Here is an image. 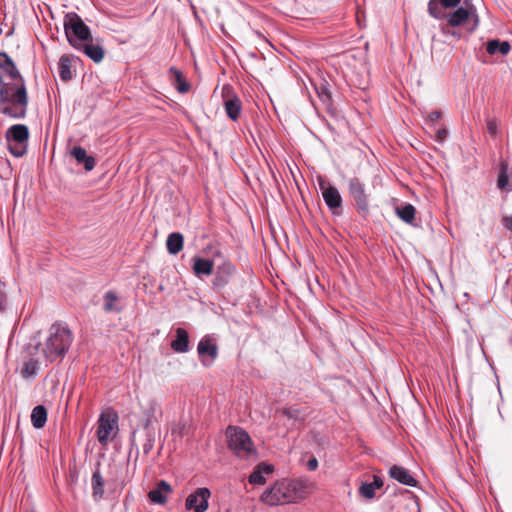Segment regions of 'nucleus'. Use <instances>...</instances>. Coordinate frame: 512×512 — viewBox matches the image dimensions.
Segmentation results:
<instances>
[{"label": "nucleus", "instance_id": "obj_31", "mask_svg": "<svg viewBox=\"0 0 512 512\" xmlns=\"http://www.w3.org/2000/svg\"><path fill=\"white\" fill-rule=\"evenodd\" d=\"M103 300H104V306H103V310L105 312H120L121 311V308L117 306V302H118V296L116 295V293L112 290H109L107 291L104 296H103Z\"/></svg>", "mask_w": 512, "mask_h": 512}, {"label": "nucleus", "instance_id": "obj_30", "mask_svg": "<svg viewBox=\"0 0 512 512\" xmlns=\"http://www.w3.org/2000/svg\"><path fill=\"white\" fill-rule=\"evenodd\" d=\"M91 482L94 499L102 498L104 495V480L99 469L93 472Z\"/></svg>", "mask_w": 512, "mask_h": 512}, {"label": "nucleus", "instance_id": "obj_33", "mask_svg": "<svg viewBox=\"0 0 512 512\" xmlns=\"http://www.w3.org/2000/svg\"><path fill=\"white\" fill-rule=\"evenodd\" d=\"M38 362L34 359H30L24 364L22 369V375L24 378H30L36 375L38 371Z\"/></svg>", "mask_w": 512, "mask_h": 512}, {"label": "nucleus", "instance_id": "obj_37", "mask_svg": "<svg viewBox=\"0 0 512 512\" xmlns=\"http://www.w3.org/2000/svg\"><path fill=\"white\" fill-rule=\"evenodd\" d=\"M442 117V113L441 111L439 110H435V111H432L429 115H428V120L434 124L436 121H438L439 119H441Z\"/></svg>", "mask_w": 512, "mask_h": 512}, {"label": "nucleus", "instance_id": "obj_17", "mask_svg": "<svg viewBox=\"0 0 512 512\" xmlns=\"http://www.w3.org/2000/svg\"><path fill=\"white\" fill-rule=\"evenodd\" d=\"M71 156L75 158L78 164H83L86 171L94 169L96 161L93 156L87 155L86 150L81 146H74L71 150Z\"/></svg>", "mask_w": 512, "mask_h": 512}, {"label": "nucleus", "instance_id": "obj_11", "mask_svg": "<svg viewBox=\"0 0 512 512\" xmlns=\"http://www.w3.org/2000/svg\"><path fill=\"white\" fill-rule=\"evenodd\" d=\"M319 188L328 208L332 210L333 213H337L336 210L339 209L342 204V197L338 189L325 180L319 181Z\"/></svg>", "mask_w": 512, "mask_h": 512}, {"label": "nucleus", "instance_id": "obj_29", "mask_svg": "<svg viewBox=\"0 0 512 512\" xmlns=\"http://www.w3.org/2000/svg\"><path fill=\"white\" fill-rule=\"evenodd\" d=\"M58 72L61 80L67 82L72 79L71 62L67 55H62L58 62Z\"/></svg>", "mask_w": 512, "mask_h": 512}, {"label": "nucleus", "instance_id": "obj_41", "mask_svg": "<svg viewBox=\"0 0 512 512\" xmlns=\"http://www.w3.org/2000/svg\"><path fill=\"white\" fill-rule=\"evenodd\" d=\"M503 225L506 229L512 232V217H505L503 219Z\"/></svg>", "mask_w": 512, "mask_h": 512}, {"label": "nucleus", "instance_id": "obj_14", "mask_svg": "<svg viewBox=\"0 0 512 512\" xmlns=\"http://www.w3.org/2000/svg\"><path fill=\"white\" fill-rule=\"evenodd\" d=\"M76 50L83 52L95 63L101 62L105 56V50L99 39L93 38V40L87 41L85 44L80 45Z\"/></svg>", "mask_w": 512, "mask_h": 512}, {"label": "nucleus", "instance_id": "obj_35", "mask_svg": "<svg viewBox=\"0 0 512 512\" xmlns=\"http://www.w3.org/2000/svg\"><path fill=\"white\" fill-rule=\"evenodd\" d=\"M508 181H509V178L507 175V169L505 166H502L499 171V175H498V181H497L498 188L505 189L506 186L508 185Z\"/></svg>", "mask_w": 512, "mask_h": 512}, {"label": "nucleus", "instance_id": "obj_21", "mask_svg": "<svg viewBox=\"0 0 512 512\" xmlns=\"http://www.w3.org/2000/svg\"><path fill=\"white\" fill-rule=\"evenodd\" d=\"M224 107L227 116L231 120L236 121L239 118L242 104L237 96L233 95L230 98H226L224 100Z\"/></svg>", "mask_w": 512, "mask_h": 512}, {"label": "nucleus", "instance_id": "obj_8", "mask_svg": "<svg viewBox=\"0 0 512 512\" xmlns=\"http://www.w3.org/2000/svg\"><path fill=\"white\" fill-rule=\"evenodd\" d=\"M348 189L358 211L361 214H366L369 210V202L364 184L354 177L350 179Z\"/></svg>", "mask_w": 512, "mask_h": 512}, {"label": "nucleus", "instance_id": "obj_36", "mask_svg": "<svg viewBox=\"0 0 512 512\" xmlns=\"http://www.w3.org/2000/svg\"><path fill=\"white\" fill-rule=\"evenodd\" d=\"M435 130V137L434 139L439 142V143H442L447 135H448V131L446 128H437V129H434Z\"/></svg>", "mask_w": 512, "mask_h": 512}, {"label": "nucleus", "instance_id": "obj_26", "mask_svg": "<svg viewBox=\"0 0 512 512\" xmlns=\"http://www.w3.org/2000/svg\"><path fill=\"white\" fill-rule=\"evenodd\" d=\"M47 422V409L43 405H37L31 413V423L34 428L41 429Z\"/></svg>", "mask_w": 512, "mask_h": 512}, {"label": "nucleus", "instance_id": "obj_5", "mask_svg": "<svg viewBox=\"0 0 512 512\" xmlns=\"http://www.w3.org/2000/svg\"><path fill=\"white\" fill-rule=\"evenodd\" d=\"M63 27L68 43L77 49L85 42L93 40L90 28L75 12H68L64 16Z\"/></svg>", "mask_w": 512, "mask_h": 512}, {"label": "nucleus", "instance_id": "obj_3", "mask_svg": "<svg viewBox=\"0 0 512 512\" xmlns=\"http://www.w3.org/2000/svg\"><path fill=\"white\" fill-rule=\"evenodd\" d=\"M225 435L228 448L241 459H254L257 456L256 449L249 434L241 427L228 426Z\"/></svg>", "mask_w": 512, "mask_h": 512}, {"label": "nucleus", "instance_id": "obj_23", "mask_svg": "<svg viewBox=\"0 0 512 512\" xmlns=\"http://www.w3.org/2000/svg\"><path fill=\"white\" fill-rule=\"evenodd\" d=\"M273 471V467L266 463L259 464L256 469L249 475V483L255 485H262L265 483L264 474H269Z\"/></svg>", "mask_w": 512, "mask_h": 512}, {"label": "nucleus", "instance_id": "obj_43", "mask_svg": "<svg viewBox=\"0 0 512 512\" xmlns=\"http://www.w3.org/2000/svg\"><path fill=\"white\" fill-rule=\"evenodd\" d=\"M149 449H150V447H149V446H145V447H144V451H145V453H148Z\"/></svg>", "mask_w": 512, "mask_h": 512}, {"label": "nucleus", "instance_id": "obj_1", "mask_svg": "<svg viewBox=\"0 0 512 512\" xmlns=\"http://www.w3.org/2000/svg\"><path fill=\"white\" fill-rule=\"evenodd\" d=\"M440 30L445 36H451L456 39L461 38L459 28L465 24L471 23L469 31L476 30L479 25V16L476 7L471 0H463L462 5L456 10L446 12L445 17L441 19Z\"/></svg>", "mask_w": 512, "mask_h": 512}, {"label": "nucleus", "instance_id": "obj_28", "mask_svg": "<svg viewBox=\"0 0 512 512\" xmlns=\"http://www.w3.org/2000/svg\"><path fill=\"white\" fill-rule=\"evenodd\" d=\"M510 44L507 41H499L498 39L490 40L487 42L486 51L490 55H494L499 52L502 55H506L510 51Z\"/></svg>", "mask_w": 512, "mask_h": 512}, {"label": "nucleus", "instance_id": "obj_18", "mask_svg": "<svg viewBox=\"0 0 512 512\" xmlns=\"http://www.w3.org/2000/svg\"><path fill=\"white\" fill-rule=\"evenodd\" d=\"M214 268V262L213 260L201 258V257H194L193 258V272L198 277L201 278L202 276H209L213 273Z\"/></svg>", "mask_w": 512, "mask_h": 512}, {"label": "nucleus", "instance_id": "obj_24", "mask_svg": "<svg viewBox=\"0 0 512 512\" xmlns=\"http://www.w3.org/2000/svg\"><path fill=\"white\" fill-rule=\"evenodd\" d=\"M169 75L173 81V85L180 93H187L189 91L190 85L180 70L175 67H171L169 69Z\"/></svg>", "mask_w": 512, "mask_h": 512}, {"label": "nucleus", "instance_id": "obj_39", "mask_svg": "<svg viewBox=\"0 0 512 512\" xmlns=\"http://www.w3.org/2000/svg\"><path fill=\"white\" fill-rule=\"evenodd\" d=\"M370 484L376 490V489H379V488H381L383 486V481L381 480L380 477L374 476V479H373L372 482H370Z\"/></svg>", "mask_w": 512, "mask_h": 512}, {"label": "nucleus", "instance_id": "obj_13", "mask_svg": "<svg viewBox=\"0 0 512 512\" xmlns=\"http://www.w3.org/2000/svg\"><path fill=\"white\" fill-rule=\"evenodd\" d=\"M197 352L203 364L205 358H209V363L213 362L218 356V347L213 338L206 335L198 343Z\"/></svg>", "mask_w": 512, "mask_h": 512}, {"label": "nucleus", "instance_id": "obj_2", "mask_svg": "<svg viewBox=\"0 0 512 512\" xmlns=\"http://www.w3.org/2000/svg\"><path fill=\"white\" fill-rule=\"evenodd\" d=\"M72 340V332L66 324L61 322L52 324L42 350L45 359L54 362L57 358L63 357L68 352Z\"/></svg>", "mask_w": 512, "mask_h": 512}, {"label": "nucleus", "instance_id": "obj_38", "mask_svg": "<svg viewBox=\"0 0 512 512\" xmlns=\"http://www.w3.org/2000/svg\"><path fill=\"white\" fill-rule=\"evenodd\" d=\"M306 466L308 470L315 471L318 468V460L315 457H312L307 461Z\"/></svg>", "mask_w": 512, "mask_h": 512}, {"label": "nucleus", "instance_id": "obj_44", "mask_svg": "<svg viewBox=\"0 0 512 512\" xmlns=\"http://www.w3.org/2000/svg\"><path fill=\"white\" fill-rule=\"evenodd\" d=\"M4 284L0 281V286H3Z\"/></svg>", "mask_w": 512, "mask_h": 512}, {"label": "nucleus", "instance_id": "obj_16", "mask_svg": "<svg viewBox=\"0 0 512 512\" xmlns=\"http://www.w3.org/2000/svg\"><path fill=\"white\" fill-rule=\"evenodd\" d=\"M172 491L170 484L164 480L157 483L156 488L152 489L148 493V498L151 502L157 504H165L167 501V495Z\"/></svg>", "mask_w": 512, "mask_h": 512}, {"label": "nucleus", "instance_id": "obj_10", "mask_svg": "<svg viewBox=\"0 0 512 512\" xmlns=\"http://www.w3.org/2000/svg\"><path fill=\"white\" fill-rule=\"evenodd\" d=\"M236 272L235 266L230 262H224L219 265L214 273L212 288L215 291L224 289L230 282Z\"/></svg>", "mask_w": 512, "mask_h": 512}, {"label": "nucleus", "instance_id": "obj_34", "mask_svg": "<svg viewBox=\"0 0 512 512\" xmlns=\"http://www.w3.org/2000/svg\"><path fill=\"white\" fill-rule=\"evenodd\" d=\"M375 489L370 483H362L359 487V493L366 499H372L375 497Z\"/></svg>", "mask_w": 512, "mask_h": 512}, {"label": "nucleus", "instance_id": "obj_27", "mask_svg": "<svg viewBox=\"0 0 512 512\" xmlns=\"http://www.w3.org/2000/svg\"><path fill=\"white\" fill-rule=\"evenodd\" d=\"M397 216L407 224H413L415 219L416 209L412 204L405 203L404 205L397 206L396 209Z\"/></svg>", "mask_w": 512, "mask_h": 512}, {"label": "nucleus", "instance_id": "obj_19", "mask_svg": "<svg viewBox=\"0 0 512 512\" xmlns=\"http://www.w3.org/2000/svg\"><path fill=\"white\" fill-rule=\"evenodd\" d=\"M279 412L289 420L304 421L308 416V408L299 405H292L289 407H283Z\"/></svg>", "mask_w": 512, "mask_h": 512}, {"label": "nucleus", "instance_id": "obj_20", "mask_svg": "<svg viewBox=\"0 0 512 512\" xmlns=\"http://www.w3.org/2000/svg\"><path fill=\"white\" fill-rule=\"evenodd\" d=\"M171 348L178 353H185L189 350V335L184 328L176 329V336L171 342Z\"/></svg>", "mask_w": 512, "mask_h": 512}, {"label": "nucleus", "instance_id": "obj_7", "mask_svg": "<svg viewBox=\"0 0 512 512\" xmlns=\"http://www.w3.org/2000/svg\"><path fill=\"white\" fill-rule=\"evenodd\" d=\"M118 432V414L112 408L103 410L97 422V439L102 446H106Z\"/></svg>", "mask_w": 512, "mask_h": 512}, {"label": "nucleus", "instance_id": "obj_25", "mask_svg": "<svg viewBox=\"0 0 512 512\" xmlns=\"http://www.w3.org/2000/svg\"><path fill=\"white\" fill-rule=\"evenodd\" d=\"M184 238L179 232H173L168 235L166 247L170 254L176 255L183 249Z\"/></svg>", "mask_w": 512, "mask_h": 512}, {"label": "nucleus", "instance_id": "obj_9", "mask_svg": "<svg viewBox=\"0 0 512 512\" xmlns=\"http://www.w3.org/2000/svg\"><path fill=\"white\" fill-rule=\"evenodd\" d=\"M211 492L206 487L197 488L185 501V508L194 512H205L209 507Z\"/></svg>", "mask_w": 512, "mask_h": 512}, {"label": "nucleus", "instance_id": "obj_40", "mask_svg": "<svg viewBox=\"0 0 512 512\" xmlns=\"http://www.w3.org/2000/svg\"><path fill=\"white\" fill-rule=\"evenodd\" d=\"M487 130L488 132L491 134V135H494L496 134V131H497V125L494 121H489L487 123Z\"/></svg>", "mask_w": 512, "mask_h": 512}, {"label": "nucleus", "instance_id": "obj_32", "mask_svg": "<svg viewBox=\"0 0 512 512\" xmlns=\"http://www.w3.org/2000/svg\"><path fill=\"white\" fill-rule=\"evenodd\" d=\"M159 407L155 401H150L148 407L144 410L145 420L143 422L144 429H149L155 420V414L158 411Z\"/></svg>", "mask_w": 512, "mask_h": 512}, {"label": "nucleus", "instance_id": "obj_6", "mask_svg": "<svg viewBox=\"0 0 512 512\" xmlns=\"http://www.w3.org/2000/svg\"><path fill=\"white\" fill-rule=\"evenodd\" d=\"M28 138L29 130L26 125H12L5 134L9 152L15 157H22L27 152Z\"/></svg>", "mask_w": 512, "mask_h": 512}, {"label": "nucleus", "instance_id": "obj_22", "mask_svg": "<svg viewBox=\"0 0 512 512\" xmlns=\"http://www.w3.org/2000/svg\"><path fill=\"white\" fill-rule=\"evenodd\" d=\"M0 68L3 69L12 79L22 80L15 63L5 52H0Z\"/></svg>", "mask_w": 512, "mask_h": 512}, {"label": "nucleus", "instance_id": "obj_42", "mask_svg": "<svg viewBox=\"0 0 512 512\" xmlns=\"http://www.w3.org/2000/svg\"><path fill=\"white\" fill-rule=\"evenodd\" d=\"M223 91H224V92H226V91L230 92V91H231V88H230L229 86H224V87H223Z\"/></svg>", "mask_w": 512, "mask_h": 512}, {"label": "nucleus", "instance_id": "obj_15", "mask_svg": "<svg viewBox=\"0 0 512 512\" xmlns=\"http://www.w3.org/2000/svg\"><path fill=\"white\" fill-rule=\"evenodd\" d=\"M389 476L403 485L410 487H415L417 485V480L412 476L410 471L402 466H391L389 469Z\"/></svg>", "mask_w": 512, "mask_h": 512}, {"label": "nucleus", "instance_id": "obj_12", "mask_svg": "<svg viewBox=\"0 0 512 512\" xmlns=\"http://www.w3.org/2000/svg\"><path fill=\"white\" fill-rule=\"evenodd\" d=\"M462 0H430L428 2V13L435 19L445 17L447 9L456 8Z\"/></svg>", "mask_w": 512, "mask_h": 512}, {"label": "nucleus", "instance_id": "obj_4", "mask_svg": "<svg viewBox=\"0 0 512 512\" xmlns=\"http://www.w3.org/2000/svg\"><path fill=\"white\" fill-rule=\"evenodd\" d=\"M300 483L296 481H277L261 495V501L269 506L296 502Z\"/></svg>", "mask_w": 512, "mask_h": 512}]
</instances>
